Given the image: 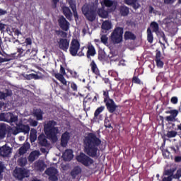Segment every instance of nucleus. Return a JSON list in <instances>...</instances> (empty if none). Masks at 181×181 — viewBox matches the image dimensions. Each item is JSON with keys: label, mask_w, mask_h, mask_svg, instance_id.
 Masks as SVG:
<instances>
[{"label": "nucleus", "mask_w": 181, "mask_h": 181, "mask_svg": "<svg viewBox=\"0 0 181 181\" xmlns=\"http://www.w3.org/2000/svg\"><path fill=\"white\" fill-rule=\"evenodd\" d=\"M105 110V106H100L98 107L94 112V118H98V115Z\"/></svg>", "instance_id": "34"}, {"label": "nucleus", "mask_w": 181, "mask_h": 181, "mask_svg": "<svg viewBox=\"0 0 181 181\" xmlns=\"http://www.w3.org/2000/svg\"><path fill=\"white\" fill-rule=\"evenodd\" d=\"M159 23L156 21H152L150 23V27L147 28V41L148 43H153V33L159 30Z\"/></svg>", "instance_id": "5"}, {"label": "nucleus", "mask_w": 181, "mask_h": 181, "mask_svg": "<svg viewBox=\"0 0 181 181\" xmlns=\"http://www.w3.org/2000/svg\"><path fill=\"white\" fill-rule=\"evenodd\" d=\"M107 57L110 60V62H117V60H118L117 58H115L117 57V54H115V52H110Z\"/></svg>", "instance_id": "38"}, {"label": "nucleus", "mask_w": 181, "mask_h": 181, "mask_svg": "<svg viewBox=\"0 0 181 181\" xmlns=\"http://www.w3.org/2000/svg\"><path fill=\"white\" fill-rule=\"evenodd\" d=\"M13 33L15 36H19V35H22V33L18 29H14Z\"/></svg>", "instance_id": "63"}, {"label": "nucleus", "mask_w": 181, "mask_h": 181, "mask_svg": "<svg viewBox=\"0 0 181 181\" xmlns=\"http://www.w3.org/2000/svg\"><path fill=\"white\" fill-rule=\"evenodd\" d=\"M58 25L62 30H64V32H67L70 28V23H69L63 16H61L58 19Z\"/></svg>", "instance_id": "10"}, {"label": "nucleus", "mask_w": 181, "mask_h": 181, "mask_svg": "<svg viewBox=\"0 0 181 181\" xmlns=\"http://www.w3.org/2000/svg\"><path fill=\"white\" fill-rule=\"evenodd\" d=\"M82 170L80 166H75L74 169L71 172V175L72 176L73 179H76L80 173H81Z\"/></svg>", "instance_id": "22"}, {"label": "nucleus", "mask_w": 181, "mask_h": 181, "mask_svg": "<svg viewBox=\"0 0 181 181\" xmlns=\"http://www.w3.org/2000/svg\"><path fill=\"white\" fill-rule=\"evenodd\" d=\"M124 40H135L136 35L131 31H126L124 35Z\"/></svg>", "instance_id": "21"}, {"label": "nucleus", "mask_w": 181, "mask_h": 181, "mask_svg": "<svg viewBox=\"0 0 181 181\" xmlns=\"http://www.w3.org/2000/svg\"><path fill=\"white\" fill-rule=\"evenodd\" d=\"M100 145H101V139L97 136V134L88 133L87 136L83 139V151L85 153H81L77 156L76 160L83 166H91L94 163V160L90 158H98V146Z\"/></svg>", "instance_id": "1"}, {"label": "nucleus", "mask_w": 181, "mask_h": 181, "mask_svg": "<svg viewBox=\"0 0 181 181\" xmlns=\"http://www.w3.org/2000/svg\"><path fill=\"white\" fill-rule=\"evenodd\" d=\"M34 115L37 121L43 119V112L40 109H36L34 112Z\"/></svg>", "instance_id": "26"}, {"label": "nucleus", "mask_w": 181, "mask_h": 181, "mask_svg": "<svg viewBox=\"0 0 181 181\" xmlns=\"http://www.w3.org/2000/svg\"><path fill=\"white\" fill-rule=\"evenodd\" d=\"M176 0H164V4L166 5H172V4H175Z\"/></svg>", "instance_id": "59"}, {"label": "nucleus", "mask_w": 181, "mask_h": 181, "mask_svg": "<svg viewBox=\"0 0 181 181\" xmlns=\"http://www.w3.org/2000/svg\"><path fill=\"white\" fill-rule=\"evenodd\" d=\"M62 74H54V77L57 78V80H59L60 81L64 76Z\"/></svg>", "instance_id": "54"}, {"label": "nucleus", "mask_w": 181, "mask_h": 181, "mask_svg": "<svg viewBox=\"0 0 181 181\" xmlns=\"http://www.w3.org/2000/svg\"><path fill=\"white\" fill-rule=\"evenodd\" d=\"M5 170V165L2 163V162H0V180H2L4 179V170Z\"/></svg>", "instance_id": "45"}, {"label": "nucleus", "mask_w": 181, "mask_h": 181, "mask_svg": "<svg viewBox=\"0 0 181 181\" xmlns=\"http://www.w3.org/2000/svg\"><path fill=\"white\" fill-rule=\"evenodd\" d=\"M130 5H132L133 8L135 10L139 9V8L141 7V5L139 4V3H136V2H134Z\"/></svg>", "instance_id": "57"}, {"label": "nucleus", "mask_w": 181, "mask_h": 181, "mask_svg": "<svg viewBox=\"0 0 181 181\" xmlns=\"http://www.w3.org/2000/svg\"><path fill=\"white\" fill-rule=\"evenodd\" d=\"M176 171V168H170L168 170H165L163 172V176H173V173Z\"/></svg>", "instance_id": "33"}, {"label": "nucleus", "mask_w": 181, "mask_h": 181, "mask_svg": "<svg viewBox=\"0 0 181 181\" xmlns=\"http://www.w3.org/2000/svg\"><path fill=\"white\" fill-rule=\"evenodd\" d=\"M68 73H69L71 74V77H73V78H78V74L77 73V71H73L71 69H69Z\"/></svg>", "instance_id": "47"}, {"label": "nucleus", "mask_w": 181, "mask_h": 181, "mask_svg": "<svg viewBox=\"0 0 181 181\" xmlns=\"http://www.w3.org/2000/svg\"><path fill=\"white\" fill-rule=\"evenodd\" d=\"M69 7L74 13V18H75V21H78V13H77V6H76V3L73 0H69L68 1Z\"/></svg>", "instance_id": "16"}, {"label": "nucleus", "mask_w": 181, "mask_h": 181, "mask_svg": "<svg viewBox=\"0 0 181 181\" xmlns=\"http://www.w3.org/2000/svg\"><path fill=\"white\" fill-rule=\"evenodd\" d=\"M40 155V152L39 151H32L29 156H28V160L30 162H35L36 160V158Z\"/></svg>", "instance_id": "24"}, {"label": "nucleus", "mask_w": 181, "mask_h": 181, "mask_svg": "<svg viewBox=\"0 0 181 181\" xmlns=\"http://www.w3.org/2000/svg\"><path fill=\"white\" fill-rule=\"evenodd\" d=\"M8 134V127L5 124H0V138H5Z\"/></svg>", "instance_id": "23"}, {"label": "nucleus", "mask_w": 181, "mask_h": 181, "mask_svg": "<svg viewBox=\"0 0 181 181\" xmlns=\"http://www.w3.org/2000/svg\"><path fill=\"white\" fill-rule=\"evenodd\" d=\"M40 78V76L36 74H30L26 76L27 80H39Z\"/></svg>", "instance_id": "37"}, {"label": "nucleus", "mask_w": 181, "mask_h": 181, "mask_svg": "<svg viewBox=\"0 0 181 181\" xmlns=\"http://www.w3.org/2000/svg\"><path fill=\"white\" fill-rule=\"evenodd\" d=\"M36 168L40 170V172H43V170L46 169V164H45V162L43 161H38L36 163Z\"/></svg>", "instance_id": "31"}, {"label": "nucleus", "mask_w": 181, "mask_h": 181, "mask_svg": "<svg viewBox=\"0 0 181 181\" xmlns=\"http://www.w3.org/2000/svg\"><path fill=\"white\" fill-rule=\"evenodd\" d=\"M82 13L89 22H94L97 18V7L94 4H85L81 8Z\"/></svg>", "instance_id": "3"}, {"label": "nucleus", "mask_w": 181, "mask_h": 181, "mask_svg": "<svg viewBox=\"0 0 181 181\" xmlns=\"http://www.w3.org/2000/svg\"><path fill=\"white\" fill-rule=\"evenodd\" d=\"M166 114H170L171 116L176 119V117L179 115V111L177 110H172L166 112Z\"/></svg>", "instance_id": "41"}, {"label": "nucleus", "mask_w": 181, "mask_h": 181, "mask_svg": "<svg viewBox=\"0 0 181 181\" xmlns=\"http://www.w3.org/2000/svg\"><path fill=\"white\" fill-rule=\"evenodd\" d=\"M14 176L18 180H23L25 177H29V173L23 168H17L14 170Z\"/></svg>", "instance_id": "8"}, {"label": "nucleus", "mask_w": 181, "mask_h": 181, "mask_svg": "<svg viewBox=\"0 0 181 181\" xmlns=\"http://www.w3.org/2000/svg\"><path fill=\"white\" fill-rule=\"evenodd\" d=\"M124 35V28L122 27H116L110 35L111 41L115 45H118L122 42Z\"/></svg>", "instance_id": "4"}, {"label": "nucleus", "mask_w": 181, "mask_h": 181, "mask_svg": "<svg viewBox=\"0 0 181 181\" xmlns=\"http://www.w3.org/2000/svg\"><path fill=\"white\" fill-rule=\"evenodd\" d=\"M23 46H26V47H29L32 46V38H30V37L26 38L25 40Z\"/></svg>", "instance_id": "48"}, {"label": "nucleus", "mask_w": 181, "mask_h": 181, "mask_svg": "<svg viewBox=\"0 0 181 181\" xmlns=\"http://www.w3.org/2000/svg\"><path fill=\"white\" fill-rule=\"evenodd\" d=\"M177 101H178V99H177V97L176 96H174L170 99V102L172 103V104L176 105L177 104Z\"/></svg>", "instance_id": "58"}, {"label": "nucleus", "mask_w": 181, "mask_h": 181, "mask_svg": "<svg viewBox=\"0 0 181 181\" xmlns=\"http://www.w3.org/2000/svg\"><path fill=\"white\" fill-rule=\"evenodd\" d=\"M175 179H179L181 177V170H177L176 174L174 175Z\"/></svg>", "instance_id": "61"}, {"label": "nucleus", "mask_w": 181, "mask_h": 181, "mask_svg": "<svg viewBox=\"0 0 181 181\" xmlns=\"http://www.w3.org/2000/svg\"><path fill=\"white\" fill-rule=\"evenodd\" d=\"M28 160H26L25 158H21L18 160V163L19 166H25L27 163Z\"/></svg>", "instance_id": "43"}, {"label": "nucleus", "mask_w": 181, "mask_h": 181, "mask_svg": "<svg viewBox=\"0 0 181 181\" xmlns=\"http://www.w3.org/2000/svg\"><path fill=\"white\" fill-rule=\"evenodd\" d=\"M177 135V132L176 131H168L166 134L167 138H175Z\"/></svg>", "instance_id": "40"}, {"label": "nucleus", "mask_w": 181, "mask_h": 181, "mask_svg": "<svg viewBox=\"0 0 181 181\" xmlns=\"http://www.w3.org/2000/svg\"><path fill=\"white\" fill-rule=\"evenodd\" d=\"M132 83H134V84H141V79H139L138 76H133Z\"/></svg>", "instance_id": "51"}, {"label": "nucleus", "mask_w": 181, "mask_h": 181, "mask_svg": "<svg viewBox=\"0 0 181 181\" xmlns=\"http://www.w3.org/2000/svg\"><path fill=\"white\" fill-rule=\"evenodd\" d=\"M155 62L156 63V66L158 69H163V66L165 63L160 59H155Z\"/></svg>", "instance_id": "46"}, {"label": "nucleus", "mask_w": 181, "mask_h": 181, "mask_svg": "<svg viewBox=\"0 0 181 181\" xmlns=\"http://www.w3.org/2000/svg\"><path fill=\"white\" fill-rule=\"evenodd\" d=\"M105 104L106 105L107 111L110 114L115 112V110H117V105H115V102H114V100H109V101L105 102Z\"/></svg>", "instance_id": "13"}, {"label": "nucleus", "mask_w": 181, "mask_h": 181, "mask_svg": "<svg viewBox=\"0 0 181 181\" xmlns=\"http://www.w3.org/2000/svg\"><path fill=\"white\" fill-rule=\"evenodd\" d=\"M103 4L107 8H111L114 5L112 0H104Z\"/></svg>", "instance_id": "44"}, {"label": "nucleus", "mask_w": 181, "mask_h": 181, "mask_svg": "<svg viewBox=\"0 0 181 181\" xmlns=\"http://www.w3.org/2000/svg\"><path fill=\"white\" fill-rule=\"evenodd\" d=\"M36 139H37V132L36 129H32L30 134V140L31 144L35 142Z\"/></svg>", "instance_id": "28"}, {"label": "nucleus", "mask_w": 181, "mask_h": 181, "mask_svg": "<svg viewBox=\"0 0 181 181\" xmlns=\"http://www.w3.org/2000/svg\"><path fill=\"white\" fill-rule=\"evenodd\" d=\"M84 49H87L86 47H82L81 52H77L76 56H79V57H82V56H84V52H83V50H84Z\"/></svg>", "instance_id": "55"}, {"label": "nucleus", "mask_w": 181, "mask_h": 181, "mask_svg": "<svg viewBox=\"0 0 181 181\" xmlns=\"http://www.w3.org/2000/svg\"><path fill=\"white\" fill-rule=\"evenodd\" d=\"M162 181H172V177H162Z\"/></svg>", "instance_id": "64"}, {"label": "nucleus", "mask_w": 181, "mask_h": 181, "mask_svg": "<svg viewBox=\"0 0 181 181\" xmlns=\"http://www.w3.org/2000/svg\"><path fill=\"white\" fill-rule=\"evenodd\" d=\"M78 50H80V42L76 39L72 40L69 47L70 54L76 57L77 56V53H78Z\"/></svg>", "instance_id": "7"}, {"label": "nucleus", "mask_w": 181, "mask_h": 181, "mask_svg": "<svg viewBox=\"0 0 181 181\" xmlns=\"http://www.w3.org/2000/svg\"><path fill=\"white\" fill-rule=\"evenodd\" d=\"M59 48L63 52H67L69 47H70V40L66 38H60L58 42Z\"/></svg>", "instance_id": "11"}, {"label": "nucleus", "mask_w": 181, "mask_h": 181, "mask_svg": "<svg viewBox=\"0 0 181 181\" xmlns=\"http://www.w3.org/2000/svg\"><path fill=\"white\" fill-rule=\"evenodd\" d=\"M62 13H64V16L68 19V21H70L71 19V17L73 16V13H71V10H70V8L63 6L62 7Z\"/></svg>", "instance_id": "19"}, {"label": "nucleus", "mask_w": 181, "mask_h": 181, "mask_svg": "<svg viewBox=\"0 0 181 181\" xmlns=\"http://www.w3.org/2000/svg\"><path fill=\"white\" fill-rule=\"evenodd\" d=\"M98 13L100 18H103L105 19L108 18V11L104 10V8L99 9Z\"/></svg>", "instance_id": "32"}, {"label": "nucleus", "mask_w": 181, "mask_h": 181, "mask_svg": "<svg viewBox=\"0 0 181 181\" xmlns=\"http://www.w3.org/2000/svg\"><path fill=\"white\" fill-rule=\"evenodd\" d=\"M62 158L66 162H70L71 159H73V151L71 150H66L62 155Z\"/></svg>", "instance_id": "20"}, {"label": "nucleus", "mask_w": 181, "mask_h": 181, "mask_svg": "<svg viewBox=\"0 0 181 181\" xmlns=\"http://www.w3.org/2000/svg\"><path fill=\"white\" fill-rule=\"evenodd\" d=\"M138 0H124V4L127 5H131L132 4H134V2H136Z\"/></svg>", "instance_id": "62"}, {"label": "nucleus", "mask_w": 181, "mask_h": 181, "mask_svg": "<svg viewBox=\"0 0 181 181\" xmlns=\"http://www.w3.org/2000/svg\"><path fill=\"white\" fill-rule=\"evenodd\" d=\"M105 128H112V126L111 125V120H110V117H106L105 118V124H104Z\"/></svg>", "instance_id": "42"}, {"label": "nucleus", "mask_w": 181, "mask_h": 181, "mask_svg": "<svg viewBox=\"0 0 181 181\" xmlns=\"http://www.w3.org/2000/svg\"><path fill=\"white\" fill-rule=\"evenodd\" d=\"M103 97H104V103H107V101H110V100H112L110 98V93H108V90H103Z\"/></svg>", "instance_id": "39"}, {"label": "nucleus", "mask_w": 181, "mask_h": 181, "mask_svg": "<svg viewBox=\"0 0 181 181\" xmlns=\"http://www.w3.org/2000/svg\"><path fill=\"white\" fill-rule=\"evenodd\" d=\"M98 59L100 62H104L105 60V54L104 52H99L98 55Z\"/></svg>", "instance_id": "49"}, {"label": "nucleus", "mask_w": 181, "mask_h": 181, "mask_svg": "<svg viewBox=\"0 0 181 181\" xmlns=\"http://www.w3.org/2000/svg\"><path fill=\"white\" fill-rule=\"evenodd\" d=\"M165 119L168 122H175V121H176V119L171 115L170 116H167L165 117Z\"/></svg>", "instance_id": "50"}, {"label": "nucleus", "mask_w": 181, "mask_h": 181, "mask_svg": "<svg viewBox=\"0 0 181 181\" xmlns=\"http://www.w3.org/2000/svg\"><path fill=\"white\" fill-rule=\"evenodd\" d=\"M45 173L46 175H47V176H52L54 175H57L58 171L57 169H56V168L50 167L49 168H47L45 170Z\"/></svg>", "instance_id": "27"}, {"label": "nucleus", "mask_w": 181, "mask_h": 181, "mask_svg": "<svg viewBox=\"0 0 181 181\" xmlns=\"http://www.w3.org/2000/svg\"><path fill=\"white\" fill-rule=\"evenodd\" d=\"M55 33H57V35H60V33H61V36L62 37H67V33H66L64 31L56 30Z\"/></svg>", "instance_id": "52"}, {"label": "nucleus", "mask_w": 181, "mask_h": 181, "mask_svg": "<svg viewBox=\"0 0 181 181\" xmlns=\"http://www.w3.org/2000/svg\"><path fill=\"white\" fill-rule=\"evenodd\" d=\"M11 147L4 145L0 148V156L4 158H6V156H9V154L11 153Z\"/></svg>", "instance_id": "15"}, {"label": "nucleus", "mask_w": 181, "mask_h": 181, "mask_svg": "<svg viewBox=\"0 0 181 181\" xmlns=\"http://www.w3.org/2000/svg\"><path fill=\"white\" fill-rule=\"evenodd\" d=\"M71 88L73 90V91H77V84H76L74 82H72L71 83Z\"/></svg>", "instance_id": "60"}, {"label": "nucleus", "mask_w": 181, "mask_h": 181, "mask_svg": "<svg viewBox=\"0 0 181 181\" xmlns=\"http://www.w3.org/2000/svg\"><path fill=\"white\" fill-rule=\"evenodd\" d=\"M90 67L93 74H95V76H101V74L100 73V69H98V66H97L95 61L94 60L91 61L90 64Z\"/></svg>", "instance_id": "17"}, {"label": "nucleus", "mask_w": 181, "mask_h": 181, "mask_svg": "<svg viewBox=\"0 0 181 181\" xmlns=\"http://www.w3.org/2000/svg\"><path fill=\"white\" fill-rule=\"evenodd\" d=\"M49 180L51 181H58L59 178L57 177V176L56 175H49Z\"/></svg>", "instance_id": "56"}, {"label": "nucleus", "mask_w": 181, "mask_h": 181, "mask_svg": "<svg viewBox=\"0 0 181 181\" xmlns=\"http://www.w3.org/2000/svg\"><path fill=\"white\" fill-rule=\"evenodd\" d=\"M155 33L157 37L163 39V40H164V42H168V40H166V35H165V33H163L162 31V30H160V28L159 30H158L157 31H156Z\"/></svg>", "instance_id": "30"}, {"label": "nucleus", "mask_w": 181, "mask_h": 181, "mask_svg": "<svg viewBox=\"0 0 181 181\" xmlns=\"http://www.w3.org/2000/svg\"><path fill=\"white\" fill-rule=\"evenodd\" d=\"M119 13L122 16H128V15H129V8L127 6H121L119 8Z\"/></svg>", "instance_id": "25"}, {"label": "nucleus", "mask_w": 181, "mask_h": 181, "mask_svg": "<svg viewBox=\"0 0 181 181\" xmlns=\"http://www.w3.org/2000/svg\"><path fill=\"white\" fill-rule=\"evenodd\" d=\"M112 28V24L109 21H105L102 23V29L103 30H110Z\"/></svg>", "instance_id": "29"}, {"label": "nucleus", "mask_w": 181, "mask_h": 181, "mask_svg": "<svg viewBox=\"0 0 181 181\" xmlns=\"http://www.w3.org/2000/svg\"><path fill=\"white\" fill-rule=\"evenodd\" d=\"M88 51L86 52L87 59H91V57H94L97 54V51H95V47H94L91 43L88 44L86 47Z\"/></svg>", "instance_id": "12"}, {"label": "nucleus", "mask_w": 181, "mask_h": 181, "mask_svg": "<svg viewBox=\"0 0 181 181\" xmlns=\"http://www.w3.org/2000/svg\"><path fill=\"white\" fill-rule=\"evenodd\" d=\"M30 145L27 144L26 146H23L19 148L18 153L19 155H25L26 152H28V149L30 148Z\"/></svg>", "instance_id": "35"}, {"label": "nucleus", "mask_w": 181, "mask_h": 181, "mask_svg": "<svg viewBox=\"0 0 181 181\" xmlns=\"http://www.w3.org/2000/svg\"><path fill=\"white\" fill-rule=\"evenodd\" d=\"M30 131V127H29V125L19 123L16 127V129L13 132V134L17 135V134H21V132H23V134H29Z\"/></svg>", "instance_id": "9"}, {"label": "nucleus", "mask_w": 181, "mask_h": 181, "mask_svg": "<svg viewBox=\"0 0 181 181\" xmlns=\"http://www.w3.org/2000/svg\"><path fill=\"white\" fill-rule=\"evenodd\" d=\"M44 132L47 139L52 141V142H57V134H59L57 122L54 120L47 121L44 124Z\"/></svg>", "instance_id": "2"}, {"label": "nucleus", "mask_w": 181, "mask_h": 181, "mask_svg": "<svg viewBox=\"0 0 181 181\" xmlns=\"http://www.w3.org/2000/svg\"><path fill=\"white\" fill-rule=\"evenodd\" d=\"M26 54H30L31 57H35L37 54V49L36 48H33L32 49H28L25 52Z\"/></svg>", "instance_id": "36"}, {"label": "nucleus", "mask_w": 181, "mask_h": 181, "mask_svg": "<svg viewBox=\"0 0 181 181\" xmlns=\"http://www.w3.org/2000/svg\"><path fill=\"white\" fill-rule=\"evenodd\" d=\"M69 141H70V133L69 132H65L61 136V146L66 148L67 144H69Z\"/></svg>", "instance_id": "14"}, {"label": "nucleus", "mask_w": 181, "mask_h": 181, "mask_svg": "<svg viewBox=\"0 0 181 181\" xmlns=\"http://www.w3.org/2000/svg\"><path fill=\"white\" fill-rule=\"evenodd\" d=\"M0 121H4V122H8V124L18 122V116L13 115V113L11 112L1 113Z\"/></svg>", "instance_id": "6"}, {"label": "nucleus", "mask_w": 181, "mask_h": 181, "mask_svg": "<svg viewBox=\"0 0 181 181\" xmlns=\"http://www.w3.org/2000/svg\"><path fill=\"white\" fill-rule=\"evenodd\" d=\"M37 141L40 146H47V145H49L47 139H46V136L44 134H41L39 135Z\"/></svg>", "instance_id": "18"}, {"label": "nucleus", "mask_w": 181, "mask_h": 181, "mask_svg": "<svg viewBox=\"0 0 181 181\" xmlns=\"http://www.w3.org/2000/svg\"><path fill=\"white\" fill-rule=\"evenodd\" d=\"M100 40H101L102 43H104L105 45V43H107L108 42V37H107V35H103L101 36Z\"/></svg>", "instance_id": "53"}]
</instances>
